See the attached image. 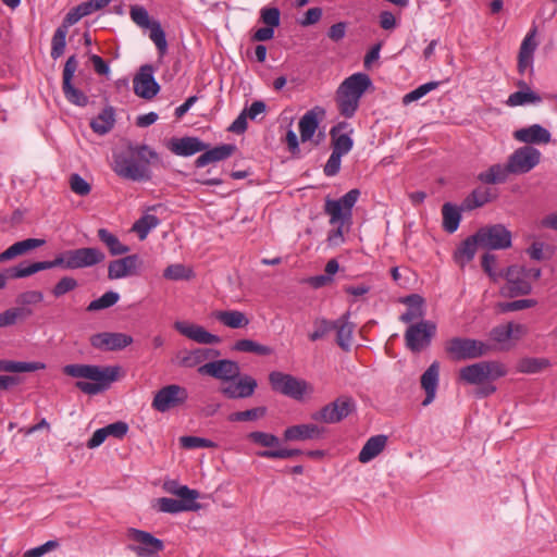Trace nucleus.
<instances>
[{
  "instance_id": "f704fd0d",
  "label": "nucleus",
  "mask_w": 557,
  "mask_h": 557,
  "mask_svg": "<svg viewBox=\"0 0 557 557\" xmlns=\"http://www.w3.org/2000/svg\"><path fill=\"white\" fill-rule=\"evenodd\" d=\"M387 437L385 435H376L370 437L359 453L358 459L366 463L380 455L386 446Z\"/></svg>"
},
{
  "instance_id": "39448f33",
  "label": "nucleus",
  "mask_w": 557,
  "mask_h": 557,
  "mask_svg": "<svg viewBox=\"0 0 557 557\" xmlns=\"http://www.w3.org/2000/svg\"><path fill=\"white\" fill-rule=\"evenodd\" d=\"M360 191L351 189L337 200L327 199L325 201V213L330 215L331 224H347V228L351 225L352 207L358 200Z\"/></svg>"
},
{
  "instance_id": "de8ad7c7",
  "label": "nucleus",
  "mask_w": 557,
  "mask_h": 557,
  "mask_svg": "<svg viewBox=\"0 0 557 557\" xmlns=\"http://www.w3.org/2000/svg\"><path fill=\"white\" fill-rule=\"evenodd\" d=\"M233 349L240 352H251L259 356H268L272 354V348L265 345H261L252 339H239L237 341Z\"/></svg>"
},
{
  "instance_id": "c756f323",
  "label": "nucleus",
  "mask_w": 557,
  "mask_h": 557,
  "mask_svg": "<svg viewBox=\"0 0 557 557\" xmlns=\"http://www.w3.org/2000/svg\"><path fill=\"white\" fill-rule=\"evenodd\" d=\"M63 372L72 377L87 379L98 381L106 377L102 367L91 364H67L63 368Z\"/></svg>"
},
{
  "instance_id": "6e6552de",
  "label": "nucleus",
  "mask_w": 557,
  "mask_h": 557,
  "mask_svg": "<svg viewBox=\"0 0 557 557\" xmlns=\"http://www.w3.org/2000/svg\"><path fill=\"white\" fill-rule=\"evenodd\" d=\"M355 407L356 405L351 397L341 396L312 413L311 418L327 424L338 423L348 417L355 410Z\"/></svg>"
},
{
  "instance_id": "09e8293b",
  "label": "nucleus",
  "mask_w": 557,
  "mask_h": 557,
  "mask_svg": "<svg viewBox=\"0 0 557 557\" xmlns=\"http://www.w3.org/2000/svg\"><path fill=\"white\" fill-rule=\"evenodd\" d=\"M478 247H480V245L479 240L475 238V234L467 238L455 255L457 262L463 265L466 262L472 260Z\"/></svg>"
},
{
  "instance_id": "603ef678",
  "label": "nucleus",
  "mask_w": 557,
  "mask_h": 557,
  "mask_svg": "<svg viewBox=\"0 0 557 557\" xmlns=\"http://www.w3.org/2000/svg\"><path fill=\"white\" fill-rule=\"evenodd\" d=\"M549 366L545 358H522L517 364V370L521 373H537Z\"/></svg>"
},
{
  "instance_id": "774afa93",
  "label": "nucleus",
  "mask_w": 557,
  "mask_h": 557,
  "mask_svg": "<svg viewBox=\"0 0 557 557\" xmlns=\"http://www.w3.org/2000/svg\"><path fill=\"white\" fill-rule=\"evenodd\" d=\"M59 546H60L59 541L51 540V541H48V542H46L45 544H42V545H40L38 547H34V548H30V549L26 550L23 554V557H41L45 554H47V553H49V552H51L53 549H57Z\"/></svg>"
},
{
  "instance_id": "5fc2aeb1",
  "label": "nucleus",
  "mask_w": 557,
  "mask_h": 557,
  "mask_svg": "<svg viewBox=\"0 0 557 557\" xmlns=\"http://www.w3.org/2000/svg\"><path fill=\"white\" fill-rule=\"evenodd\" d=\"M129 16L137 26L144 29H147L157 22L150 18L148 11L144 7L137 4L131 7Z\"/></svg>"
},
{
  "instance_id": "2f4dec72",
  "label": "nucleus",
  "mask_w": 557,
  "mask_h": 557,
  "mask_svg": "<svg viewBox=\"0 0 557 557\" xmlns=\"http://www.w3.org/2000/svg\"><path fill=\"white\" fill-rule=\"evenodd\" d=\"M321 429L315 424H297L284 431L285 441H306L319 437Z\"/></svg>"
},
{
  "instance_id": "3c124183",
  "label": "nucleus",
  "mask_w": 557,
  "mask_h": 557,
  "mask_svg": "<svg viewBox=\"0 0 557 557\" xmlns=\"http://www.w3.org/2000/svg\"><path fill=\"white\" fill-rule=\"evenodd\" d=\"M95 11L96 10L92 7V2H83L67 12L63 20V23L66 24L67 26H72L76 24L81 18L91 14Z\"/></svg>"
},
{
  "instance_id": "20e7f679",
  "label": "nucleus",
  "mask_w": 557,
  "mask_h": 557,
  "mask_svg": "<svg viewBox=\"0 0 557 557\" xmlns=\"http://www.w3.org/2000/svg\"><path fill=\"white\" fill-rule=\"evenodd\" d=\"M445 350L455 360H468L487 355L491 346L474 338L453 337L446 342Z\"/></svg>"
},
{
  "instance_id": "cd10ccee",
  "label": "nucleus",
  "mask_w": 557,
  "mask_h": 557,
  "mask_svg": "<svg viewBox=\"0 0 557 557\" xmlns=\"http://www.w3.org/2000/svg\"><path fill=\"white\" fill-rule=\"evenodd\" d=\"M207 145L203 144L197 137H183L173 139L170 144V150L177 156H193L197 152L207 149Z\"/></svg>"
},
{
  "instance_id": "473e14b6",
  "label": "nucleus",
  "mask_w": 557,
  "mask_h": 557,
  "mask_svg": "<svg viewBox=\"0 0 557 557\" xmlns=\"http://www.w3.org/2000/svg\"><path fill=\"white\" fill-rule=\"evenodd\" d=\"M236 147L234 145L224 144L218 147H214L210 150L205 151L201 156H199L196 160V165L198 168H202L209 163L218 162L227 159L233 154Z\"/></svg>"
},
{
  "instance_id": "0e129e2a",
  "label": "nucleus",
  "mask_w": 557,
  "mask_h": 557,
  "mask_svg": "<svg viewBox=\"0 0 557 557\" xmlns=\"http://www.w3.org/2000/svg\"><path fill=\"white\" fill-rule=\"evenodd\" d=\"M437 86H438L437 82H429L426 84H423V85L419 86L418 88H416L414 90L405 95L403 98V103L409 104L413 101H417L420 98H422L423 96H425L426 94H429L430 91L434 90Z\"/></svg>"
},
{
  "instance_id": "bf43d9fd",
  "label": "nucleus",
  "mask_w": 557,
  "mask_h": 557,
  "mask_svg": "<svg viewBox=\"0 0 557 557\" xmlns=\"http://www.w3.org/2000/svg\"><path fill=\"white\" fill-rule=\"evenodd\" d=\"M163 276L166 280L178 281V280H189L193 276V271L187 269L185 265L176 263L169 265L164 272Z\"/></svg>"
},
{
  "instance_id": "f8f14e48",
  "label": "nucleus",
  "mask_w": 557,
  "mask_h": 557,
  "mask_svg": "<svg viewBox=\"0 0 557 557\" xmlns=\"http://www.w3.org/2000/svg\"><path fill=\"white\" fill-rule=\"evenodd\" d=\"M435 332L436 324L432 321L411 324L405 333L406 345L411 351L419 352L430 345Z\"/></svg>"
},
{
  "instance_id": "e433bc0d",
  "label": "nucleus",
  "mask_w": 557,
  "mask_h": 557,
  "mask_svg": "<svg viewBox=\"0 0 557 557\" xmlns=\"http://www.w3.org/2000/svg\"><path fill=\"white\" fill-rule=\"evenodd\" d=\"M213 315L219 322L231 329H242L249 324L246 314L238 310L215 311Z\"/></svg>"
},
{
  "instance_id": "ea45409f",
  "label": "nucleus",
  "mask_w": 557,
  "mask_h": 557,
  "mask_svg": "<svg viewBox=\"0 0 557 557\" xmlns=\"http://www.w3.org/2000/svg\"><path fill=\"white\" fill-rule=\"evenodd\" d=\"M44 369H46V364L40 361L25 362L5 359L0 360V372L23 373Z\"/></svg>"
},
{
  "instance_id": "393cba45",
  "label": "nucleus",
  "mask_w": 557,
  "mask_h": 557,
  "mask_svg": "<svg viewBox=\"0 0 557 557\" xmlns=\"http://www.w3.org/2000/svg\"><path fill=\"white\" fill-rule=\"evenodd\" d=\"M347 127L348 124L346 122H341L331 128L330 136L333 152L345 156L351 150L354 141L350 137V133L352 131L344 132Z\"/></svg>"
},
{
  "instance_id": "79ce46f5",
  "label": "nucleus",
  "mask_w": 557,
  "mask_h": 557,
  "mask_svg": "<svg viewBox=\"0 0 557 557\" xmlns=\"http://www.w3.org/2000/svg\"><path fill=\"white\" fill-rule=\"evenodd\" d=\"M114 122V110L112 108H106L90 122V127L95 133L104 135L111 131Z\"/></svg>"
},
{
  "instance_id": "864d4df0",
  "label": "nucleus",
  "mask_w": 557,
  "mask_h": 557,
  "mask_svg": "<svg viewBox=\"0 0 557 557\" xmlns=\"http://www.w3.org/2000/svg\"><path fill=\"white\" fill-rule=\"evenodd\" d=\"M267 413L265 407H256L245 411L233 412L228 416L231 422L256 421L263 418Z\"/></svg>"
},
{
  "instance_id": "aec40b11",
  "label": "nucleus",
  "mask_w": 557,
  "mask_h": 557,
  "mask_svg": "<svg viewBox=\"0 0 557 557\" xmlns=\"http://www.w3.org/2000/svg\"><path fill=\"white\" fill-rule=\"evenodd\" d=\"M91 345L101 350H121L133 343L132 336L124 333L103 332L91 336Z\"/></svg>"
},
{
  "instance_id": "7ed1b4c3",
  "label": "nucleus",
  "mask_w": 557,
  "mask_h": 557,
  "mask_svg": "<svg viewBox=\"0 0 557 557\" xmlns=\"http://www.w3.org/2000/svg\"><path fill=\"white\" fill-rule=\"evenodd\" d=\"M507 374L505 364L498 361H481L459 370V379L468 384L479 385Z\"/></svg>"
},
{
  "instance_id": "4468645a",
  "label": "nucleus",
  "mask_w": 557,
  "mask_h": 557,
  "mask_svg": "<svg viewBox=\"0 0 557 557\" xmlns=\"http://www.w3.org/2000/svg\"><path fill=\"white\" fill-rule=\"evenodd\" d=\"M113 170L119 176L132 181H148L151 178L149 166L135 159L134 156H116Z\"/></svg>"
},
{
  "instance_id": "412c9836",
  "label": "nucleus",
  "mask_w": 557,
  "mask_h": 557,
  "mask_svg": "<svg viewBox=\"0 0 557 557\" xmlns=\"http://www.w3.org/2000/svg\"><path fill=\"white\" fill-rule=\"evenodd\" d=\"M174 329L187 338L199 344H219L221 338L218 335L209 333L205 327L185 321H176Z\"/></svg>"
},
{
  "instance_id": "58836bf2",
  "label": "nucleus",
  "mask_w": 557,
  "mask_h": 557,
  "mask_svg": "<svg viewBox=\"0 0 557 557\" xmlns=\"http://www.w3.org/2000/svg\"><path fill=\"white\" fill-rule=\"evenodd\" d=\"M97 235L101 243L108 248L111 256H123L131 251L127 245L123 244L117 236L107 228H99Z\"/></svg>"
},
{
  "instance_id": "7c9ffc66",
  "label": "nucleus",
  "mask_w": 557,
  "mask_h": 557,
  "mask_svg": "<svg viewBox=\"0 0 557 557\" xmlns=\"http://www.w3.org/2000/svg\"><path fill=\"white\" fill-rule=\"evenodd\" d=\"M46 244L45 239L39 238H27L21 242L14 243L8 249L0 253V262L13 259L21 256L32 249L41 247Z\"/></svg>"
},
{
  "instance_id": "69168bd1",
  "label": "nucleus",
  "mask_w": 557,
  "mask_h": 557,
  "mask_svg": "<svg viewBox=\"0 0 557 557\" xmlns=\"http://www.w3.org/2000/svg\"><path fill=\"white\" fill-rule=\"evenodd\" d=\"M71 190L78 196H87L90 190V184L84 180L79 174H72L69 180Z\"/></svg>"
},
{
  "instance_id": "8fccbe9b",
  "label": "nucleus",
  "mask_w": 557,
  "mask_h": 557,
  "mask_svg": "<svg viewBox=\"0 0 557 557\" xmlns=\"http://www.w3.org/2000/svg\"><path fill=\"white\" fill-rule=\"evenodd\" d=\"M159 225V219L152 214H145L138 221H136L132 227L140 240H144L149 232Z\"/></svg>"
},
{
  "instance_id": "13d9d810",
  "label": "nucleus",
  "mask_w": 557,
  "mask_h": 557,
  "mask_svg": "<svg viewBox=\"0 0 557 557\" xmlns=\"http://www.w3.org/2000/svg\"><path fill=\"white\" fill-rule=\"evenodd\" d=\"M119 298H120V296L117 293L112 292V290L107 292L100 298L92 300L88 305L87 310L88 311H98L101 309L109 308V307L115 305L119 301Z\"/></svg>"
},
{
  "instance_id": "2eb2a0df",
  "label": "nucleus",
  "mask_w": 557,
  "mask_h": 557,
  "mask_svg": "<svg viewBox=\"0 0 557 557\" xmlns=\"http://www.w3.org/2000/svg\"><path fill=\"white\" fill-rule=\"evenodd\" d=\"M198 373L227 383L239 377L240 368L236 361L230 359L210 360L198 368Z\"/></svg>"
},
{
  "instance_id": "a211bd4d",
  "label": "nucleus",
  "mask_w": 557,
  "mask_h": 557,
  "mask_svg": "<svg viewBox=\"0 0 557 557\" xmlns=\"http://www.w3.org/2000/svg\"><path fill=\"white\" fill-rule=\"evenodd\" d=\"M104 259V253L95 247L69 250V270L89 268L101 263Z\"/></svg>"
},
{
  "instance_id": "9b49d317",
  "label": "nucleus",
  "mask_w": 557,
  "mask_h": 557,
  "mask_svg": "<svg viewBox=\"0 0 557 557\" xmlns=\"http://www.w3.org/2000/svg\"><path fill=\"white\" fill-rule=\"evenodd\" d=\"M127 536L135 543L129 545V549L138 557H159V553L164 548L161 540L146 531L129 529Z\"/></svg>"
},
{
  "instance_id": "338daca9",
  "label": "nucleus",
  "mask_w": 557,
  "mask_h": 557,
  "mask_svg": "<svg viewBox=\"0 0 557 557\" xmlns=\"http://www.w3.org/2000/svg\"><path fill=\"white\" fill-rule=\"evenodd\" d=\"M44 299V294L40 290H27L21 293L16 297V304L18 307H25L29 305H36L41 302Z\"/></svg>"
},
{
  "instance_id": "37998d69",
  "label": "nucleus",
  "mask_w": 557,
  "mask_h": 557,
  "mask_svg": "<svg viewBox=\"0 0 557 557\" xmlns=\"http://www.w3.org/2000/svg\"><path fill=\"white\" fill-rule=\"evenodd\" d=\"M442 215L444 230L448 233L457 231L461 220L460 210L450 202H446L442 207Z\"/></svg>"
},
{
  "instance_id": "f257e3e1",
  "label": "nucleus",
  "mask_w": 557,
  "mask_h": 557,
  "mask_svg": "<svg viewBox=\"0 0 557 557\" xmlns=\"http://www.w3.org/2000/svg\"><path fill=\"white\" fill-rule=\"evenodd\" d=\"M371 84V79L367 74L356 73L347 77L339 85L336 90L335 102L343 116H354L359 107L362 95Z\"/></svg>"
},
{
  "instance_id": "a19ab883",
  "label": "nucleus",
  "mask_w": 557,
  "mask_h": 557,
  "mask_svg": "<svg viewBox=\"0 0 557 557\" xmlns=\"http://www.w3.org/2000/svg\"><path fill=\"white\" fill-rule=\"evenodd\" d=\"M493 198L490 188L478 187L463 200L462 207L466 210H473L490 202Z\"/></svg>"
},
{
  "instance_id": "72a5a7b5",
  "label": "nucleus",
  "mask_w": 557,
  "mask_h": 557,
  "mask_svg": "<svg viewBox=\"0 0 557 557\" xmlns=\"http://www.w3.org/2000/svg\"><path fill=\"white\" fill-rule=\"evenodd\" d=\"M323 114L324 111L320 108H314L308 112L305 113V115L299 121V132H300V138L302 141L310 140L318 126H319V119L318 115Z\"/></svg>"
},
{
  "instance_id": "4d7b16f0",
  "label": "nucleus",
  "mask_w": 557,
  "mask_h": 557,
  "mask_svg": "<svg viewBox=\"0 0 557 557\" xmlns=\"http://www.w3.org/2000/svg\"><path fill=\"white\" fill-rule=\"evenodd\" d=\"M147 29L150 30L149 38L153 41L157 49L161 54L165 53L168 49V42L165 38V33L161 27V24L157 21L154 24H152Z\"/></svg>"
},
{
  "instance_id": "052dcab7",
  "label": "nucleus",
  "mask_w": 557,
  "mask_h": 557,
  "mask_svg": "<svg viewBox=\"0 0 557 557\" xmlns=\"http://www.w3.org/2000/svg\"><path fill=\"white\" fill-rule=\"evenodd\" d=\"M42 271L40 262H34L28 265L18 264L8 269V274L11 278H21L33 275Z\"/></svg>"
},
{
  "instance_id": "bb28decb",
  "label": "nucleus",
  "mask_w": 557,
  "mask_h": 557,
  "mask_svg": "<svg viewBox=\"0 0 557 557\" xmlns=\"http://www.w3.org/2000/svg\"><path fill=\"white\" fill-rule=\"evenodd\" d=\"M440 376V363L434 361L421 375V386L425 391V398L422 401L423 406L430 405L436 395Z\"/></svg>"
},
{
  "instance_id": "0eeeda50",
  "label": "nucleus",
  "mask_w": 557,
  "mask_h": 557,
  "mask_svg": "<svg viewBox=\"0 0 557 557\" xmlns=\"http://www.w3.org/2000/svg\"><path fill=\"white\" fill-rule=\"evenodd\" d=\"M506 280L500 288V295L504 297H517L529 295L532 292V284L525 275V268L521 265H510L503 273Z\"/></svg>"
},
{
  "instance_id": "423d86ee",
  "label": "nucleus",
  "mask_w": 557,
  "mask_h": 557,
  "mask_svg": "<svg viewBox=\"0 0 557 557\" xmlns=\"http://www.w3.org/2000/svg\"><path fill=\"white\" fill-rule=\"evenodd\" d=\"M180 499L162 497L157 500L158 508L162 512L177 513L182 511H195L200 509V504L197 503L199 492L190 488H181L173 491Z\"/></svg>"
},
{
  "instance_id": "c9c22d12",
  "label": "nucleus",
  "mask_w": 557,
  "mask_h": 557,
  "mask_svg": "<svg viewBox=\"0 0 557 557\" xmlns=\"http://www.w3.org/2000/svg\"><path fill=\"white\" fill-rule=\"evenodd\" d=\"M333 322V330H336V342L338 346L348 350L351 344L354 325L348 321V314H344L336 321Z\"/></svg>"
},
{
  "instance_id": "dca6fc26",
  "label": "nucleus",
  "mask_w": 557,
  "mask_h": 557,
  "mask_svg": "<svg viewBox=\"0 0 557 557\" xmlns=\"http://www.w3.org/2000/svg\"><path fill=\"white\" fill-rule=\"evenodd\" d=\"M143 265L144 261L137 253L127 255L109 262L108 277L110 280H120L128 276L139 275Z\"/></svg>"
},
{
  "instance_id": "6e6d98bb",
  "label": "nucleus",
  "mask_w": 557,
  "mask_h": 557,
  "mask_svg": "<svg viewBox=\"0 0 557 557\" xmlns=\"http://www.w3.org/2000/svg\"><path fill=\"white\" fill-rule=\"evenodd\" d=\"M247 438L251 441L253 444L262 447H276L280 444L278 437L271 433H265L261 431L250 432L247 435Z\"/></svg>"
},
{
  "instance_id": "9d476101",
  "label": "nucleus",
  "mask_w": 557,
  "mask_h": 557,
  "mask_svg": "<svg viewBox=\"0 0 557 557\" xmlns=\"http://www.w3.org/2000/svg\"><path fill=\"white\" fill-rule=\"evenodd\" d=\"M475 238L484 249H506L511 246V233L503 224L481 227Z\"/></svg>"
},
{
  "instance_id": "a878e982",
  "label": "nucleus",
  "mask_w": 557,
  "mask_h": 557,
  "mask_svg": "<svg viewBox=\"0 0 557 557\" xmlns=\"http://www.w3.org/2000/svg\"><path fill=\"white\" fill-rule=\"evenodd\" d=\"M102 372L106 375L104 379L92 382L78 381L75 386L87 395H96L103 392L109 387L110 383L116 380L119 368L102 367Z\"/></svg>"
},
{
  "instance_id": "680f3d73",
  "label": "nucleus",
  "mask_w": 557,
  "mask_h": 557,
  "mask_svg": "<svg viewBox=\"0 0 557 557\" xmlns=\"http://www.w3.org/2000/svg\"><path fill=\"white\" fill-rule=\"evenodd\" d=\"M181 446L185 449L194 448H215L216 444L208 438L198 436H182L180 438Z\"/></svg>"
},
{
  "instance_id": "c85d7f7f",
  "label": "nucleus",
  "mask_w": 557,
  "mask_h": 557,
  "mask_svg": "<svg viewBox=\"0 0 557 557\" xmlns=\"http://www.w3.org/2000/svg\"><path fill=\"white\" fill-rule=\"evenodd\" d=\"M536 30H531L523 39L519 57H518V71L519 73H524L529 67L532 66L533 62V53L537 47V42L535 41Z\"/></svg>"
},
{
  "instance_id": "1a4fd4ad",
  "label": "nucleus",
  "mask_w": 557,
  "mask_h": 557,
  "mask_svg": "<svg viewBox=\"0 0 557 557\" xmlns=\"http://www.w3.org/2000/svg\"><path fill=\"white\" fill-rule=\"evenodd\" d=\"M541 151L533 146H523L516 149L507 160L509 170L513 175H522L532 171L541 162Z\"/></svg>"
},
{
  "instance_id": "a18cd8bd",
  "label": "nucleus",
  "mask_w": 557,
  "mask_h": 557,
  "mask_svg": "<svg viewBox=\"0 0 557 557\" xmlns=\"http://www.w3.org/2000/svg\"><path fill=\"white\" fill-rule=\"evenodd\" d=\"M33 314V311L25 307L10 308L0 313V327L14 325L18 320H23Z\"/></svg>"
},
{
  "instance_id": "c03bdc74",
  "label": "nucleus",
  "mask_w": 557,
  "mask_h": 557,
  "mask_svg": "<svg viewBox=\"0 0 557 557\" xmlns=\"http://www.w3.org/2000/svg\"><path fill=\"white\" fill-rule=\"evenodd\" d=\"M542 101V98L539 94L534 92L531 88L527 89H520L516 92H512L506 103L509 107H518V106H525V104H534L540 103Z\"/></svg>"
},
{
  "instance_id": "4c0bfd02",
  "label": "nucleus",
  "mask_w": 557,
  "mask_h": 557,
  "mask_svg": "<svg viewBox=\"0 0 557 557\" xmlns=\"http://www.w3.org/2000/svg\"><path fill=\"white\" fill-rule=\"evenodd\" d=\"M510 174L508 163L505 165L497 163L481 172L478 180L484 184H500L505 183Z\"/></svg>"
},
{
  "instance_id": "b1692460",
  "label": "nucleus",
  "mask_w": 557,
  "mask_h": 557,
  "mask_svg": "<svg viewBox=\"0 0 557 557\" xmlns=\"http://www.w3.org/2000/svg\"><path fill=\"white\" fill-rule=\"evenodd\" d=\"M220 351L213 348H197L195 350L182 351L178 356L180 366L185 368L201 367L207 361L215 359Z\"/></svg>"
},
{
  "instance_id": "4be33fe9",
  "label": "nucleus",
  "mask_w": 557,
  "mask_h": 557,
  "mask_svg": "<svg viewBox=\"0 0 557 557\" xmlns=\"http://www.w3.org/2000/svg\"><path fill=\"white\" fill-rule=\"evenodd\" d=\"M513 138L525 144V146L545 145L552 140V135L548 129L542 125L533 124L515 131Z\"/></svg>"
},
{
  "instance_id": "e2e57ef3",
  "label": "nucleus",
  "mask_w": 557,
  "mask_h": 557,
  "mask_svg": "<svg viewBox=\"0 0 557 557\" xmlns=\"http://www.w3.org/2000/svg\"><path fill=\"white\" fill-rule=\"evenodd\" d=\"M536 300L534 299H519L510 302H499L497 304V310L502 313L510 312V311H519L528 308H532L536 306Z\"/></svg>"
},
{
  "instance_id": "6ab92c4d",
  "label": "nucleus",
  "mask_w": 557,
  "mask_h": 557,
  "mask_svg": "<svg viewBox=\"0 0 557 557\" xmlns=\"http://www.w3.org/2000/svg\"><path fill=\"white\" fill-rule=\"evenodd\" d=\"M133 83L135 94L145 99L153 98L160 89L159 84L153 78V67L149 64L140 67Z\"/></svg>"
},
{
  "instance_id": "49530a36",
  "label": "nucleus",
  "mask_w": 557,
  "mask_h": 557,
  "mask_svg": "<svg viewBox=\"0 0 557 557\" xmlns=\"http://www.w3.org/2000/svg\"><path fill=\"white\" fill-rule=\"evenodd\" d=\"M69 27L66 24L62 23L61 26H59L52 37L51 40V58L57 60L59 59L65 50L66 45V35L69 32Z\"/></svg>"
},
{
  "instance_id": "5701e85b",
  "label": "nucleus",
  "mask_w": 557,
  "mask_h": 557,
  "mask_svg": "<svg viewBox=\"0 0 557 557\" xmlns=\"http://www.w3.org/2000/svg\"><path fill=\"white\" fill-rule=\"evenodd\" d=\"M257 387V381L245 375L239 377L237 382L230 381L226 385L220 387V392L227 398H247L250 397Z\"/></svg>"
},
{
  "instance_id": "ddd939ff",
  "label": "nucleus",
  "mask_w": 557,
  "mask_h": 557,
  "mask_svg": "<svg viewBox=\"0 0 557 557\" xmlns=\"http://www.w3.org/2000/svg\"><path fill=\"white\" fill-rule=\"evenodd\" d=\"M188 392L185 387L171 384L159 389L152 400V407L159 412H166L171 408L178 407L186 403Z\"/></svg>"
},
{
  "instance_id": "f3484780",
  "label": "nucleus",
  "mask_w": 557,
  "mask_h": 557,
  "mask_svg": "<svg viewBox=\"0 0 557 557\" xmlns=\"http://www.w3.org/2000/svg\"><path fill=\"white\" fill-rule=\"evenodd\" d=\"M77 66L78 61L76 60L75 55H71L64 64L62 88L65 98L70 102L84 107L87 104L88 98L79 89L72 85V78L77 70Z\"/></svg>"
},
{
  "instance_id": "f03ea898",
  "label": "nucleus",
  "mask_w": 557,
  "mask_h": 557,
  "mask_svg": "<svg viewBox=\"0 0 557 557\" xmlns=\"http://www.w3.org/2000/svg\"><path fill=\"white\" fill-rule=\"evenodd\" d=\"M269 382L273 391L298 401L311 397L314 393L313 385L308 381L280 371L271 372Z\"/></svg>"
}]
</instances>
